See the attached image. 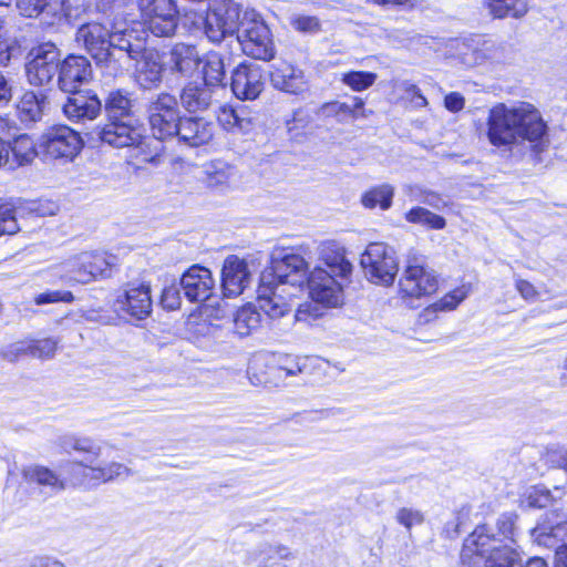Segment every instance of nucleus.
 <instances>
[{"label": "nucleus", "mask_w": 567, "mask_h": 567, "mask_svg": "<svg viewBox=\"0 0 567 567\" xmlns=\"http://www.w3.org/2000/svg\"><path fill=\"white\" fill-rule=\"evenodd\" d=\"M59 70L61 91L74 93L91 78V64L84 56L71 55L59 68V51L51 41L38 45V84L50 83Z\"/></svg>", "instance_id": "6"}, {"label": "nucleus", "mask_w": 567, "mask_h": 567, "mask_svg": "<svg viewBox=\"0 0 567 567\" xmlns=\"http://www.w3.org/2000/svg\"><path fill=\"white\" fill-rule=\"evenodd\" d=\"M515 287H516L517 291L519 292V295L525 300H534L537 297V295H538V292L535 289V287L530 282H528L527 280L517 279L516 282H515Z\"/></svg>", "instance_id": "57"}, {"label": "nucleus", "mask_w": 567, "mask_h": 567, "mask_svg": "<svg viewBox=\"0 0 567 567\" xmlns=\"http://www.w3.org/2000/svg\"><path fill=\"white\" fill-rule=\"evenodd\" d=\"M233 322L234 332L244 338L260 328L261 315L256 307L247 305L236 311Z\"/></svg>", "instance_id": "32"}, {"label": "nucleus", "mask_w": 567, "mask_h": 567, "mask_svg": "<svg viewBox=\"0 0 567 567\" xmlns=\"http://www.w3.org/2000/svg\"><path fill=\"white\" fill-rule=\"evenodd\" d=\"M496 528L497 533L495 534L497 537L502 538V544H504V540L514 542L515 526L512 515H501L496 522Z\"/></svg>", "instance_id": "46"}, {"label": "nucleus", "mask_w": 567, "mask_h": 567, "mask_svg": "<svg viewBox=\"0 0 567 567\" xmlns=\"http://www.w3.org/2000/svg\"><path fill=\"white\" fill-rule=\"evenodd\" d=\"M545 462L551 467L563 468L567 472V450L550 447L545 453Z\"/></svg>", "instance_id": "49"}, {"label": "nucleus", "mask_w": 567, "mask_h": 567, "mask_svg": "<svg viewBox=\"0 0 567 567\" xmlns=\"http://www.w3.org/2000/svg\"><path fill=\"white\" fill-rule=\"evenodd\" d=\"M365 277L384 286L392 285L399 270L395 250L383 243H371L361 255Z\"/></svg>", "instance_id": "13"}, {"label": "nucleus", "mask_w": 567, "mask_h": 567, "mask_svg": "<svg viewBox=\"0 0 567 567\" xmlns=\"http://www.w3.org/2000/svg\"><path fill=\"white\" fill-rule=\"evenodd\" d=\"M526 502L529 507H546L549 503V493L547 491L533 488L532 491L528 492Z\"/></svg>", "instance_id": "54"}, {"label": "nucleus", "mask_w": 567, "mask_h": 567, "mask_svg": "<svg viewBox=\"0 0 567 567\" xmlns=\"http://www.w3.org/2000/svg\"><path fill=\"white\" fill-rule=\"evenodd\" d=\"M238 12L230 6L210 9L206 17H199L207 39L213 43H219L227 37L237 32Z\"/></svg>", "instance_id": "19"}, {"label": "nucleus", "mask_w": 567, "mask_h": 567, "mask_svg": "<svg viewBox=\"0 0 567 567\" xmlns=\"http://www.w3.org/2000/svg\"><path fill=\"white\" fill-rule=\"evenodd\" d=\"M76 41L99 63L123 69L141 52V41L125 21L89 22L76 32Z\"/></svg>", "instance_id": "2"}, {"label": "nucleus", "mask_w": 567, "mask_h": 567, "mask_svg": "<svg viewBox=\"0 0 567 567\" xmlns=\"http://www.w3.org/2000/svg\"><path fill=\"white\" fill-rule=\"evenodd\" d=\"M395 518L399 524L406 529H411L415 525H421L424 520L423 514L413 508L402 507L396 512Z\"/></svg>", "instance_id": "45"}, {"label": "nucleus", "mask_w": 567, "mask_h": 567, "mask_svg": "<svg viewBox=\"0 0 567 567\" xmlns=\"http://www.w3.org/2000/svg\"><path fill=\"white\" fill-rule=\"evenodd\" d=\"M493 45L484 44L483 48L465 47L466 51L461 53V61L465 66L473 68L485 62L487 59H493L491 54Z\"/></svg>", "instance_id": "43"}, {"label": "nucleus", "mask_w": 567, "mask_h": 567, "mask_svg": "<svg viewBox=\"0 0 567 567\" xmlns=\"http://www.w3.org/2000/svg\"><path fill=\"white\" fill-rule=\"evenodd\" d=\"M65 487V478L61 477L48 467L38 466V494L52 496L64 491Z\"/></svg>", "instance_id": "35"}, {"label": "nucleus", "mask_w": 567, "mask_h": 567, "mask_svg": "<svg viewBox=\"0 0 567 567\" xmlns=\"http://www.w3.org/2000/svg\"><path fill=\"white\" fill-rule=\"evenodd\" d=\"M135 78L137 83L146 90L156 87L163 79L164 62L161 54L154 49H144L141 43V52L135 59Z\"/></svg>", "instance_id": "23"}, {"label": "nucleus", "mask_w": 567, "mask_h": 567, "mask_svg": "<svg viewBox=\"0 0 567 567\" xmlns=\"http://www.w3.org/2000/svg\"><path fill=\"white\" fill-rule=\"evenodd\" d=\"M465 100L457 92H451L444 99L445 107L451 112H458L464 107Z\"/></svg>", "instance_id": "58"}, {"label": "nucleus", "mask_w": 567, "mask_h": 567, "mask_svg": "<svg viewBox=\"0 0 567 567\" xmlns=\"http://www.w3.org/2000/svg\"><path fill=\"white\" fill-rule=\"evenodd\" d=\"M291 25L300 32L315 33L320 30V21L316 17L295 16L291 18Z\"/></svg>", "instance_id": "47"}, {"label": "nucleus", "mask_w": 567, "mask_h": 567, "mask_svg": "<svg viewBox=\"0 0 567 567\" xmlns=\"http://www.w3.org/2000/svg\"><path fill=\"white\" fill-rule=\"evenodd\" d=\"M17 8L21 16L31 18L35 12L34 0H17Z\"/></svg>", "instance_id": "62"}, {"label": "nucleus", "mask_w": 567, "mask_h": 567, "mask_svg": "<svg viewBox=\"0 0 567 567\" xmlns=\"http://www.w3.org/2000/svg\"><path fill=\"white\" fill-rule=\"evenodd\" d=\"M202 63V58L195 45L176 43L169 51V70L182 76H192Z\"/></svg>", "instance_id": "27"}, {"label": "nucleus", "mask_w": 567, "mask_h": 567, "mask_svg": "<svg viewBox=\"0 0 567 567\" xmlns=\"http://www.w3.org/2000/svg\"><path fill=\"white\" fill-rule=\"evenodd\" d=\"M321 258L328 269L315 268L308 279L309 295L318 303L337 307L342 302V287L336 277L346 278L352 271V265L346 259L343 250L333 243L322 246Z\"/></svg>", "instance_id": "4"}, {"label": "nucleus", "mask_w": 567, "mask_h": 567, "mask_svg": "<svg viewBox=\"0 0 567 567\" xmlns=\"http://www.w3.org/2000/svg\"><path fill=\"white\" fill-rule=\"evenodd\" d=\"M394 188L390 184H381L375 186L362 195L361 203L365 208H375L386 210L392 205Z\"/></svg>", "instance_id": "34"}, {"label": "nucleus", "mask_w": 567, "mask_h": 567, "mask_svg": "<svg viewBox=\"0 0 567 567\" xmlns=\"http://www.w3.org/2000/svg\"><path fill=\"white\" fill-rule=\"evenodd\" d=\"M38 567H65L63 563L51 557H41L38 559Z\"/></svg>", "instance_id": "64"}, {"label": "nucleus", "mask_w": 567, "mask_h": 567, "mask_svg": "<svg viewBox=\"0 0 567 567\" xmlns=\"http://www.w3.org/2000/svg\"><path fill=\"white\" fill-rule=\"evenodd\" d=\"M116 307L131 317L143 320L152 312L151 288L145 284H128L115 302Z\"/></svg>", "instance_id": "20"}, {"label": "nucleus", "mask_w": 567, "mask_h": 567, "mask_svg": "<svg viewBox=\"0 0 567 567\" xmlns=\"http://www.w3.org/2000/svg\"><path fill=\"white\" fill-rule=\"evenodd\" d=\"M116 258L103 251H82L53 267V275L68 285H89L109 278Z\"/></svg>", "instance_id": "7"}, {"label": "nucleus", "mask_w": 567, "mask_h": 567, "mask_svg": "<svg viewBox=\"0 0 567 567\" xmlns=\"http://www.w3.org/2000/svg\"><path fill=\"white\" fill-rule=\"evenodd\" d=\"M39 147L44 161L72 162L83 148V141L80 134L69 126L53 125L42 133Z\"/></svg>", "instance_id": "10"}, {"label": "nucleus", "mask_w": 567, "mask_h": 567, "mask_svg": "<svg viewBox=\"0 0 567 567\" xmlns=\"http://www.w3.org/2000/svg\"><path fill=\"white\" fill-rule=\"evenodd\" d=\"M58 445L68 454L75 452L83 456L81 461L65 463V467L70 471V482L73 485H84L86 481L96 484L109 483L117 477H127L133 474L130 467L120 462L94 465L101 456L102 447L89 436L64 434L58 439Z\"/></svg>", "instance_id": "3"}, {"label": "nucleus", "mask_w": 567, "mask_h": 567, "mask_svg": "<svg viewBox=\"0 0 567 567\" xmlns=\"http://www.w3.org/2000/svg\"><path fill=\"white\" fill-rule=\"evenodd\" d=\"M17 112L22 123H32L35 121V93L30 91L24 93L17 105Z\"/></svg>", "instance_id": "44"}, {"label": "nucleus", "mask_w": 567, "mask_h": 567, "mask_svg": "<svg viewBox=\"0 0 567 567\" xmlns=\"http://www.w3.org/2000/svg\"><path fill=\"white\" fill-rule=\"evenodd\" d=\"M400 290L405 297L421 298L433 295L439 288V279L422 257L409 255L399 281Z\"/></svg>", "instance_id": "14"}, {"label": "nucleus", "mask_w": 567, "mask_h": 567, "mask_svg": "<svg viewBox=\"0 0 567 567\" xmlns=\"http://www.w3.org/2000/svg\"><path fill=\"white\" fill-rule=\"evenodd\" d=\"M486 137L492 146L509 152L527 142L536 161L549 146L548 126L538 109L528 102L494 105L486 118Z\"/></svg>", "instance_id": "1"}, {"label": "nucleus", "mask_w": 567, "mask_h": 567, "mask_svg": "<svg viewBox=\"0 0 567 567\" xmlns=\"http://www.w3.org/2000/svg\"><path fill=\"white\" fill-rule=\"evenodd\" d=\"M265 550L270 555V557H277L279 559L293 558L292 551L286 545H281V544L266 545Z\"/></svg>", "instance_id": "56"}, {"label": "nucleus", "mask_w": 567, "mask_h": 567, "mask_svg": "<svg viewBox=\"0 0 567 567\" xmlns=\"http://www.w3.org/2000/svg\"><path fill=\"white\" fill-rule=\"evenodd\" d=\"M484 3L495 19H520L528 12L527 0H484Z\"/></svg>", "instance_id": "31"}, {"label": "nucleus", "mask_w": 567, "mask_h": 567, "mask_svg": "<svg viewBox=\"0 0 567 567\" xmlns=\"http://www.w3.org/2000/svg\"><path fill=\"white\" fill-rule=\"evenodd\" d=\"M204 84L207 86H217L225 80V62L221 54L217 51H209L202 59Z\"/></svg>", "instance_id": "33"}, {"label": "nucleus", "mask_w": 567, "mask_h": 567, "mask_svg": "<svg viewBox=\"0 0 567 567\" xmlns=\"http://www.w3.org/2000/svg\"><path fill=\"white\" fill-rule=\"evenodd\" d=\"M305 368V360L287 355L277 365L272 367L271 370L276 377L285 381L288 378L301 374Z\"/></svg>", "instance_id": "40"}, {"label": "nucleus", "mask_w": 567, "mask_h": 567, "mask_svg": "<svg viewBox=\"0 0 567 567\" xmlns=\"http://www.w3.org/2000/svg\"><path fill=\"white\" fill-rule=\"evenodd\" d=\"M58 341L51 338L38 340V357L49 359L56 350Z\"/></svg>", "instance_id": "55"}, {"label": "nucleus", "mask_w": 567, "mask_h": 567, "mask_svg": "<svg viewBox=\"0 0 567 567\" xmlns=\"http://www.w3.org/2000/svg\"><path fill=\"white\" fill-rule=\"evenodd\" d=\"M161 302L164 308L175 310L181 305V292L176 286L164 288Z\"/></svg>", "instance_id": "52"}, {"label": "nucleus", "mask_w": 567, "mask_h": 567, "mask_svg": "<svg viewBox=\"0 0 567 567\" xmlns=\"http://www.w3.org/2000/svg\"><path fill=\"white\" fill-rule=\"evenodd\" d=\"M179 286L189 301L203 302L212 297L215 280L209 269L194 265L183 274Z\"/></svg>", "instance_id": "21"}, {"label": "nucleus", "mask_w": 567, "mask_h": 567, "mask_svg": "<svg viewBox=\"0 0 567 567\" xmlns=\"http://www.w3.org/2000/svg\"><path fill=\"white\" fill-rule=\"evenodd\" d=\"M144 25L156 37H171L177 27L173 0H138Z\"/></svg>", "instance_id": "16"}, {"label": "nucleus", "mask_w": 567, "mask_h": 567, "mask_svg": "<svg viewBox=\"0 0 567 567\" xmlns=\"http://www.w3.org/2000/svg\"><path fill=\"white\" fill-rule=\"evenodd\" d=\"M74 300V296L71 291H49L38 295V305L50 303V302H65L71 303Z\"/></svg>", "instance_id": "51"}, {"label": "nucleus", "mask_w": 567, "mask_h": 567, "mask_svg": "<svg viewBox=\"0 0 567 567\" xmlns=\"http://www.w3.org/2000/svg\"><path fill=\"white\" fill-rule=\"evenodd\" d=\"M11 86L4 75L0 72V103L8 102L11 99Z\"/></svg>", "instance_id": "63"}, {"label": "nucleus", "mask_w": 567, "mask_h": 567, "mask_svg": "<svg viewBox=\"0 0 567 567\" xmlns=\"http://www.w3.org/2000/svg\"><path fill=\"white\" fill-rule=\"evenodd\" d=\"M403 91L405 97L415 109L425 107L427 105V100L415 84L409 82L403 83Z\"/></svg>", "instance_id": "50"}, {"label": "nucleus", "mask_w": 567, "mask_h": 567, "mask_svg": "<svg viewBox=\"0 0 567 567\" xmlns=\"http://www.w3.org/2000/svg\"><path fill=\"white\" fill-rule=\"evenodd\" d=\"M59 205L50 199L38 200V216H53L58 213Z\"/></svg>", "instance_id": "59"}, {"label": "nucleus", "mask_w": 567, "mask_h": 567, "mask_svg": "<svg viewBox=\"0 0 567 567\" xmlns=\"http://www.w3.org/2000/svg\"><path fill=\"white\" fill-rule=\"evenodd\" d=\"M515 549L507 544H502L486 524L477 526L465 539L463 556L475 554L485 558V567H508L515 559Z\"/></svg>", "instance_id": "8"}, {"label": "nucleus", "mask_w": 567, "mask_h": 567, "mask_svg": "<svg viewBox=\"0 0 567 567\" xmlns=\"http://www.w3.org/2000/svg\"><path fill=\"white\" fill-rule=\"evenodd\" d=\"M308 264L297 254H285L276 257L271 261V266L266 268L261 275V282L275 284L281 287V291L286 292V286L300 287L306 280Z\"/></svg>", "instance_id": "15"}, {"label": "nucleus", "mask_w": 567, "mask_h": 567, "mask_svg": "<svg viewBox=\"0 0 567 567\" xmlns=\"http://www.w3.org/2000/svg\"><path fill=\"white\" fill-rule=\"evenodd\" d=\"M0 167L13 168L10 162V144L0 137Z\"/></svg>", "instance_id": "61"}, {"label": "nucleus", "mask_w": 567, "mask_h": 567, "mask_svg": "<svg viewBox=\"0 0 567 567\" xmlns=\"http://www.w3.org/2000/svg\"><path fill=\"white\" fill-rule=\"evenodd\" d=\"M10 152L13 154L18 165L32 163L35 157V142L29 135H20L14 140Z\"/></svg>", "instance_id": "38"}, {"label": "nucleus", "mask_w": 567, "mask_h": 567, "mask_svg": "<svg viewBox=\"0 0 567 567\" xmlns=\"http://www.w3.org/2000/svg\"><path fill=\"white\" fill-rule=\"evenodd\" d=\"M405 219L412 224L426 226L431 229H443L445 219L424 207H414L405 214Z\"/></svg>", "instance_id": "37"}, {"label": "nucleus", "mask_w": 567, "mask_h": 567, "mask_svg": "<svg viewBox=\"0 0 567 567\" xmlns=\"http://www.w3.org/2000/svg\"><path fill=\"white\" fill-rule=\"evenodd\" d=\"M230 87L239 100H255L264 91V72L259 64L243 62L231 72Z\"/></svg>", "instance_id": "17"}, {"label": "nucleus", "mask_w": 567, "mask_h": 567, "mask_svg": "<svg viewBox=\"0 0 567 567\" xmlns=\"http://www.w3.org/2000/svg\"><path fill=\"white\" fill-rule=\"evenodd\" d=\"M319 112L324 116L337 117L338 122H343L348 117H351L353 120L359 118L358 113H355V110H352L351 105L341 102L324 103L320 107Z\"/></svg>", "instance_id": "42"}, {"label": "nucleus", "mask_w": 567, "mask_h": 567, "mask_svg": "<svg viewBox=\"0 0 567 567\" xmlns=\"http://www.w3.org/2000/svg\"><path fill=\"white\" fill-rule=\"evenodd\" d=\"M377 80V74L364 71H351L342 74L341 81L353 91H363L369 89Z\"/></svg>", "instance_id": "41"}, {"label": "nucleus", "mask_w": 567, "mask_h": 567, "mask_svg": "<svg viewBox=\"0 0 567 567\" xmlns=\"http://www.w3.org/2000/svg\"><path fill=\"white\" fill-rule=\"evenodd\" d=\"M63 105L65 116L72 121L93 120L102 109L99 97L93 94L75 91Z\"/></svg>", "instance_id": "26"}, {"label": "nucleus", "mask_w": 567, "mask_h": 567, "mask_svg": "<svg viewBox=\"0 0 567 567\" xmlns=\"http://www.w3.org/2000/svg\"><path fill=\"white\" fill-rule=\"evenodd\" d=\"M28 351H33L32 341H19L13 344H10L6 349L2 350V357L9 362L17 361L21 355L27 354Z\"/></svg>", "instance_id": "48"}, {"label": "nucleus", "mask_w": 567, "mask_h": 567, "mask_svg": "<svg viewBox=\"0 0 567 567\" xmlns=\"http://www.w3.org/2000/svg\"><path fill=\"white\" fill-rule=\"evenodd\" d=\"M466 297L467 290L464 287L456 288L453 291L446 293L439 301L426 307L424 309V317H426V320H430V318L434 316L437 311L454 310Z\"/></svg>", "instance_id": "36"}, {"label": "nucleus", "mask_w": 567, "mask_h": 567, "mask_svg": "<svg viewBox=\"0 0 567 567\" xmlns=\"http://www.w3.org/2000/svg\"><path fill=\"white\" fill-rule=\"evenodd\" d=\"M176 130L178 142L199 147L213 140L215 125L204 117L183 116Z\"/></svg>", "instance_id": "24"}, {"label": "nucleus", "mask_w": 567, "mask_h": 567, "mask_svg": "<svg viewBox=\"0 0 567 567\" xmlns=\"http://www.w3.org/2000/svg\"><path fill=\"white\" fill-rule=\"evenodd\" d=\"M257 292L260 309L269 318L278 319L290 311V305L284 296L286 292L281 291V287L260 281Z\"/></svg>", "instance_id": "28"}, {"label": "nucleus", "mask_w": 567, "mask_h": 567, "mask_svg": "<svg viewBox=\"0 0 567 567\" xmlns=\"http://www.w3.org/2000/svg\"><path fill=\"white\" fill-rule=\"evenodd\" d=\"M84 9L73 6L70 0H38V22L43 29L73 24Z\"/></svg>", "instance_id": "18"}, {"label": "nucleus", "mask_w": 567, "mask_h": 567, "mask_svg": "<svg viewBox=\"0 0 567 567\" xmlns=\"http://www.w3.org/2000/svg\"><path fill=\"white\" fill-rule=\"evenodd\" d=\"M212 91L206 84L189 82L179 94L181 105L188 113L206 111L212 103Z\"/></svg>", "instance_id": "30"}, {"label": "nucleus", "mask_w": 567, "mask_h": 567, "mask_svg": "<svg viewBox=\"0 0 567 567\" xmlns=\"http://www.w3.org/2000/svg\"><path fill=\"white\" fill-rule=\"evenodd\" d=\"M236 42L243 52L257 60L269 61L275 55V47L270 31L262 20L247 14L237 28Z\"/></svg>", "instance_id": "12"}, {"label": "nucleus", "mask_w": 567, "mask_h": 567, "mask_svg": "<svg viewBox=\"0 0 567 567\" xmlns=\"http://www.w3.org/2000/svg\"><path fill=\"white\" fill-rule=\"evenodd\" d=\"M251 282V272L246 260L228 256L221 269V288L226 297L241 295Z\"/></svg>", "instance_id": "22"}, {"label": "nucleus", "mask_w": 567, "mask_h": 567, "mask_svg": "<svg viewBox=\"0 0 567 567\" xmlns=\"http://www.w3.org/2000/svg\"><path fill=\"white\" fill-rule=\"evenodd\" d=\"M204 174L208 187H218L228 183L231 168L224 162L214 161L205 166Z\"/></svg>", "instance_id": "39"}, {"label": "nucleus", "mask_w": 567, "mask_h": 567, "mask_svg": "<svg viewBox=\"0 0 567 567\" xmlns=\"http://www.w3.org/2000/svg\"><path fill=\"white\" fill-rule=\"evenodd\" d=\"M535 543L546 548H556L555 566L567 567V514L553 511L532 530Z\"/></svg>", "instance_id": "11"}, {"label": "nucleus", "mask_w": 567, "mask_h": 567, "mask_svg": "<svg viewBox=\"0 0 567 567\" xmlns=\"http://www.w3.org/2000/svg\"><path fill=\"white\" fill-rule=\"evenodd\" d=\"M508 567H548L546 561L543 558L534 557L528 559L525 566H522L520 557L517 551H515V559L508 564Z\"/></svg>", "instance_id": "60"}, {"label": "nucleus", "mask_w": 567, "mask_h": 567, "mask_svg": "<svg viewBox=\"0 0 567 567\" xmlns=\"http://www.w3.org/2000/svg\"><path fill=\"white\" fill-rule=\"evenodd\" d=\"M147 116L153 136L161 141L175 138L182 115L177 99L166 92L153 96L147 105Z\"/></svg>", "instance_id": "9"}, {"label": "nucleus", "mask_w": 567, "mask_h": 567, "mask_svg": "<svg viewBox=\"0 0 567 567\" xmlns=\"http://www.w3.org/2000/svg\"><path fill=\"white\" fill-rule=\"evenodd\" d=\"M271 85L279 91L289 94H301L308 89V79L305 72L288 62H280L274 65L270 72Z\"/></svg>", "instance_id": "25"}, {"label": "nucleus", "mask_w": 567, "mask_h": 567, "mask_svg": "<svg viewBox=\"0 0 567 567\" xmlns=\"http://www.w3.org/2000/svg\"><path fill=\"white\" fill-rule=\"evenodd\" d=\"M133 106L134 101L127 91L110 92L105 100L109 123L99 133L103 143L118 148L140 145L143 135L141 128L134 124Z\"/></svg>", "instance_id": "5"}, {"label": "nucleus", "mask_w": 567, "mask_h": 567, "mask_svg": "<svg viewBox=\"0 0 567 567\" xmlns=\"http://www.w3.org/2000/svg\"><path fill=\"white\" fill-rule=\"evenodd\" d=\"M17 230L18 225L12 210L0 207V235L14 234Z\"/></svg>", "instance_id": "53"}, {"label": "nucleus", "mask_w": 567, "mask_h": 567, "mask_svg": "<svg viewBox=\"0 0 567 567\" xmlns=\"http://www.w3.org/2000/svg\"><path fill=\"white\" fill-rule=\"evenodd\" d=\"M219 124L228 132L246 134L255 127V117L247 106H223L218 114Z\"/></svg>", "instance_id": "29"}]
</instances>
